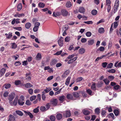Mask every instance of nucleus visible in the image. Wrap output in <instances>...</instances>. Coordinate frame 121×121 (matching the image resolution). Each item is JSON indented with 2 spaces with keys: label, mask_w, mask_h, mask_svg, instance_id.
Listing matches in <instances>:
<instances>
[{
  "label": "nucleus",
  "mask_w": 121,
  "mask_h": 121,
  "mask_svg": "<svg viewBox=\"0 0 121 121\" xmlns=\"http://www.w3.org/2000/svg\"><path fill=\"white\" fill-rule=\"evenodd\" d=\"M39 107H38L37 108L34 109L33 110L34 112L35 113H38L39 111Z\"/></svg>",
  "instance_id": "nucleus-47"
},
{
  "label": "nucleus",
  "mask_w": 121,
  "mask_h": 121,
  "mask_svg": "<svg viewBox=\"0 0 121 121\" xmlns=\"http://www.w3.org/2000/svg\"><path fill=\"white\" fill-rule=\"evenodd\" d=\"M104 22V19H102L100 20L99 21L97 22V25L98 24H99Z\"/></svg>",
  "instance_id": "nucleus-62"
},
{
  "label": "nucleus",
  "mask_w": 121,
  "mask_h": 121,
  "mask_svg": "<svg viewBox=\"0 0 121 121\" xmlns=\"http://www.w3.org/2000/svg\"><path fill=\"white\" fill-rule=\"evenodd\" d=\"M40 90L38 89H35L34 90V93H37L40 92Z\"/></svg>",
  "instance_id": "nucleus-60"
},
{
  "label": "nucleus",
  "mask_w": 121,
  "mask_h": 121,
  "mask_svg": "<svg viewBox=\"0 0 121 121\" xmlns=\"http://www.w3.org/2000/svg\"><path fill=\"white\" fill-rule=\"evenodd\" d=\"M15 120L14 117L11 115H10L9 116V119L8 121H14Z\"/></svg>",
  "instance_id": "nucleus-13"
},
{
  "label": "nucleus",
  "mask_w": 121,
  "mask_h": 121,
  "mask_svg": "<svg viewBox=\"0 0 121 121\" xmlns=\"http://www.w3.org/2000/svg\"><path fill=\"white\" fill-rule=\"evenodd\" d=\"M56 117L57 119L58 120H59L62 118V116L61 114L58 113L57 114Z\"/></svg>",
  "instance_id": "nucleus-16"
},
{
  "label": "nucleus",
  "mask_w": 121,
  "mask_h": 121,
  "mask_svg": "<svg viewBox=\"0 0 121 121\" xmlns=\"http://www.w3.org/2000/svg\"><path fill=\"white\" fill-rule=\"evenodd\" d=\"M9 93L7 91H6L5 92L3 95V96L4 97H7L9 94Z\"/></svg>",
  "instance_id": "nucleus-45"
},
{
  "label": "nucleus",
  "mask_w": 121,
  "mask_h": 121,
  "mask_svg": "<svg viewBox=\"0 0 121 121\" xmlns=\"http://www.w3.org/2000/svg\"><path fill=\"white\" fill-rule=\"evenodd\" d=\"M97 13V11L95 9L93 10L91 12V14L94 15H96Z\"/></svg>",
  "instance_id": "nucleus-30"
},
{
  "label": "nucleus",
  "mask_w": 121,
  "mask_h": 121,
  "mask_svg": "<svg viewBox=\"0 0 121 121\" xmlns=\"http://www.w3.org/2000/svg\"><path fill=\"white\" fill-rule=\"evenodd\" d=\"M21 64V63L19 61H17L16 62L14 63V65L16 66L18 65H20Z\"/></svg>",
  "instance_id": "nucleus-58"
},
{
  "label": "nucleus",
  "mask_w": 121,
  "mask_h": 121,
  "mask_svg": "<svg viewBox=\"0 0 121 121\" xmlns=\"http://www.w3.org/2000/svg\"><path fill=\"white\" fill-rule=\"evenodd\" d=\"M85 49L83 48H81L78 50V52L80 54H83L85 52Z\"/></svg>",
  "instance_id": "nucleus-14"
},
{
  "label": "nucleus",
  "mask_w": 121,
  "mask_h": 121,
  "mask_svg": "<svg viewBox=\"0 0 121 121\" xmlns=\"http://www.w3.org/2000/svg\"><path fill=\"white\" fill-rule=\"evenodd\" d=\"M92 83H93L91 85V88L93 90H95L96 89L95 83L93 82Z\"/></svg>",
  "instance_id": "nucleus-22"
},
{
  "label": "nucleus",
  "mask_w": 121,
  "mask_h": 121,
  "mask_svg": "<svg viewBox=\"0 0 121 121\" xmlns=\"http://www.w3.org/2000/svg\"><path fill=\"white\" fill-rule=\"evenodd\" d=\"M91 35V33L90 32H87L86 33V35L88 37H90Z\"/></svg>",
  "instance_id": "nucleus-59"
},
{
  "label": "nucleus",
  "mask_w": 121,
  "mask_h": 121,
  "mask_svg": "<svg viewBox=\"0 0 121 121\" xmlns=\"http://www.w3.org/2000/svg\"><path fill=\"white\" fill-rule=\"evenodd\" d=\"M39 28L37 26H34V27L33 29V31L34 32H37L39 29Z\"/></svg>",
  "instance_id": "nucleus-55"
},
{
  "label": "nucleus",
  "mask_w": 121,
  "mask_h": 121,
  "mask_svg": "<svg viewBox=\"0 0 121 121\" xmlns=\"http://www.w3.org/2000/svg\"><path fill=\"white\" fill-rule=\"evenodd\" d=\"M40 109L41 111H45L46 110V108L43 106L40 107Z\"/></svg>",
  "instance_id": "nucleus-49"
},
{
  "label": "nucleus",
  "mask_w": 121,
  "mask_h": 121,
  "mask_svg": "<svg viewBox=\"0 0 121 121\" xmlns=\"http://www.w3.org/2000/svg\"><path fill=\"white\" fill-rule=\"evenodd\" d=\"M31 24L30 22H27L25 25V27L27 29H29L31 26Z\"/></svg>",
  "instance_id": "nucleus-21"
},
{
  "label": "nucleus",
  "mask_w": 121,
  "mask_h": 121,
  "mask_svg": "<svg viewBox=\"0 0 121 121\" xmlns=\"http://www.w3.org/2000/svg\"><path fill=\"white\" fill-rule=\"evenodd\" d=\"M51 102L52 105L54 106H56L57 104V101L56 99H52L51 100Z\"/></svg>",
  "instance_id": "nucleus-7"
},
{
  "label": "nucleus",
  "mask_w": 121,
  "mask_h": 121,
  "mask_svg": "<svg viewBox=\"0 0 121 121\" xmlns=\"http://www.w3.org/2000/svg\"><path fill=\"white\" fill-rule=\"evenodd\" d=\"M71 6L72 4L70 2H68L66 3V6L67 8H70L71 7Z\"/></svg>",
  "instance_id": "nucleus-35"
},
{
  "label": "nucleus",
  "mask_w": 121,
  "mask_h": 121,
  "mask_svg": "<svg viewBox=\"0 0 121 121\" xmlns=\"http://www.w3.org/2000/svg\"><path fill=\"white\" fill-rule=\"evenodd\" d=\"M114 77L112 76H109L108 77V78L109 79L110 81H112L114 78Z\"/></svg>",
  "instance_id": "nucleus-57"
},
{
  "label": "nucleus",
  "mask_w": 121,
  "mask_h": 121,
  "mask_svg": "<svg viewBox=\"0 0 121 121\" xmlns=\"http://www.w3.org/2000/svg\"><path fill=\"white\" fill-rule=\"evenodd\" d=\"M51 90L50 88H47L46 89H45L43 91H44L45 93H47Z\"/></svg>",
  "instance_id": "nucleus-51"
},
{
  "label": "nucleus",
  "mask_w": 121,
  "mask_h": 121,
  "mask_svg": "<svg viewBox=\"0 0 121 121\" xmlns=\"http://www.w3.org/2000/svg\"><path fill=\"white\" fill-rule=\"evenodd\" d=\"M61 15L64 16H66L68 15V12L66 10L62 9L61 10Z\"/></svg>",
  "instance_id": "nucleus-6"
},
{
  "label": "nucleus",
  "mask_w": 121,
  "mask_h": 121,
  "mask_svg": "<svg viewBox=\"0 0 121 121\" xmlns=\"http://www.w3.org/2000/svg\"><path fill=\"white\" fill-rule=\"evenodd\" d=\"M113 65V64L112 63H110L107 66V68H111Z\"/></svg>",
  "instance_id": "nucleus-53"
},
{
  "label": "nucleus",
  "mask_w": 121,
  "mask_h": 121,
  "mask_svg": "<svg viewBox=\"0 0 121 121\" xmlns=\"http://www.w3.org/2000/svg\"><path fill=\"white\" fill-rule=\"evenodd\" d=\"M118 61H117L115 63L114 66L116 67H121V62H120L118 63Z\"/></svg>",
  "instance_id": "nucleus-18"
},
{
  "label": "nucleus",
  "mask_w": 121,
  "mask_h": 121,
  "mask_svg": "<svg viewBox=\"0 0 121 121\" xmlns=\"http://www.w3.org/2000/svg\"><path fill=\"white\" fill-rule=\"evenodd\" d=\"M94 43V41L93 39L90 40L88 41V44L89 45H91Z\"/></svg>",
  "instance_id": "nucleus-24"
},
{
  "label": "nucleus",
  "mask_w": 121,
  "mask_h": 121,
  "mask_svg": "<svg viewBox=\"0 0 121 121\" xmlns=\"http://www.w3.org/2000/svg\"><path fill=\"white\" fill-rule=\"evenodd\" d=\"M6 69L4 68H3L0 70V77H1L4 74Z\"/></svg>",
  "instance_id": "nucleus-10"
},
{
  "label": "nucleus",
  "mask_w": 121,
  "mask_h": 121,
  "mask_svg": "<svg viewBox=\"0 0 121 121\" xmlns=\"http://www.w3.org/2000/svg\"><path fill=\"white\" fill-rule=\"evenodd\" d=\"M103 83L102 82H99L97 84V86L98 87H100L102 86Z\"/></svg>",
  "instance_id": "nucleus-41"
},
{
  "label": "nucleus",
  "mask_w": 121,
  "mask_h": 121,
  "mask_svg": "<svg viewBox=\"0 0 121 121\" xmlns=\"http://www.w3.org/2000/svg\"><path fill=\"white\" fill-rule=\"evenodd\" d=\"M43 94L42 95V98L43 100H44L45 99L46 97L44 95L45 92L44 91H43Z\"/></svg>",
  "instance_id": "nucleus-50"
},
{
  "label": "nucleus",
  "mask_w": 121,
  "mask_h": 121,
  "mask_svg": "<svg viewBox=\"0 0 121 121\" xmlns=\"http://www.w3.org/2000/svg\"><path fill=\"white\" fill-rule=\"evenodd\" d=\"M65 98V97L64 96H61L59 97V100L60 101L62 102L64 100Z\"/></svg>",
  "instance_id": "nucleus-27"
},
{
  "label": "nucleus",
  "mask_w": 121,
  "mask_h": 121,
  "mask_svg": "<svg viewBox=\"0 0 121 121\" xmlns=\"http://www.w3.org/2000/svg\"><path fill=\"white\" fill-rule=\"evenodd\" d=\"M70 37L69 36L67 37L65 39V41L68 42L70 40Z\"/></svg>",
  "instance_id": "nucleus-46"
},
{
  "label": "nucleus",
  "mask_w": 121,
  "mask_h": 121,
  "mask_svg": "<svg viewBox=\"0 0 121 121\" xmlns=\"http://www.w3.org/2000/svg\"><path fill=\"white\" fill-rule=\"evenodd\" d=\"M25 15L24 13H22L21 14L17 13L14 15V17H21L22 16H24Z\"/></svg>",
  "instance_id": "nucleus-17"
},
{
  "label": "nucleus",
  "mask_w": 121,
  "mask_h": 121,
  "mask_svg": "<svg viewBox=\"0 0 121 121\" xmlns=\"http://www.w3.org/2000/svg\"><path fill=\"white\" fill-rule=\"evenodd\" d=\"M114 112L116 116H117L119 114V112L118 110L116 109L114 111Z\"/></svg>",
  "instance_id": "nucleus-42"
},
{
  "label": "nucleus",
  "mask_w": 121,
  "mask_h": 121,
  "mask_svg": "<svg viewBox=\"0 0 121 121\" xmlns=\"http://www.w3.org/2000/svg\"><path fill=\"white\" fill-rule=\"evenodd\" d=\"M100 109L99 108H96L95 110V112L96 114H98L100 113Z\"/></svg>",
  "instance_id": "nucleus-43"
},
{
  "label": "nucleus",
  "mask_w": 121,
  "mask_h": 121,
  "mask_svg": "<svg viewBox=\"0 0 121 121\" xmlns=\"http://www.w3.org/2000/svg\"><path fill=\"white\" fill-rule=\"evenodd\" d=\"M66 97L67 99L70 100H73L74 98L73 94L69 93L67 95Z\"/></svg>",
  "instance_id": "nucleus-8"
},
{
  "label": "nucleus",
  "mask_w": 121,
  "mask_h": 121,
  "mask_svg": "<svg viewBox=\"0 0 121 121\" xmlns=\"http://www.w3.org/2000/svg\"><path fill=\"white\" fill-rule=\"evenodd\" d=\"M60 15L61 13L60 12H54L53 13L52 15L53 16L56 17L57 16H60Z\"/></svg>",
  "instance_id": "nucleus-15"
},
{
  "label": "nucleus",
  "mask_w": 121,
  "mask_h": 121,
  "mask_svg": "<svg viewBox=\"0 0 121 121\" xmlns=\"http://www.w3.org/2000/svg\"><path fill=\"white\" fill-rule=\"evenodd\" d=\"M83 114L85 115H88L90 114V112L87 110H82Z\"/></svg>",
  "instance_id": "nucleus-23"
},
{
  "label": "nucleus",
  "mask_w": 121,
  "mask_h": 121,
  "mask_svg": "<svg viewBox=\"0 0 121 121\" xmlns=\"http://www.w3.org/2000/svg\"><path fill=\"white\" fill-rule=\"evenodd\" d=\"M120 86L119 85H116L114 86V88L116 90H117L120 88Z\"/></svg>",
  "instance_id": "nucleus-61"
},
{
  "label": "nucleus",
  "mask_w": 121,
  "mask_h": 121,
  "mask_svg": "<svg viewBox=\"0 0 121 121\" xmlns=\"http://www.w3.org/2000/svg\"><path fill=\"white\" fill-rule=\"evenodd\" d=\"M86 92L89 95H91L92 91L90 89H87L86 90Z\"/></svg>",
  "instance_id": "nucleus-48"
},
{
  "label": "nucleus",
  "mask_w": 121,
  "mask_h": 121,
  "mask_svg": "<svg viewBox=\"0 0 121 121\" xmlns=\"http://www.w3.org/2000/svg\"><path fill=\"white\" fill-rule=\"evenodd\" d=\"M63 114L64 116L66 117H69L71 115V113L69 110H67L64 112Z\"/></svg>",
  "instance_id": "nucleus-5"
},
{
  "label": "nucleus",
  "mask_w": 121,
  "mask_h": 121,
  "mask_svg": "<svg viewBox=\"0 0 121 121\" xmlns=\"http://www.w3.org/2000/svg\"><path fill=\"white\" fill-rule=\"evenodd\" d=\"M29 94L30 95H32L33 93V90L31 89H30L28 90Z\"/></svg>",
  "instance_id": "nucleus-63"
},
{
  "label": "nucleus",
  "mask_w": 121,
  "mask_h": 121,
  "mask_svg": "<svg viewBox=\"0 0 121 121\" xmlns=\"http://www.w3.org/2000/svg\"><path fill=\"white\" fill-rule=\"evenodd\" d=\"M51 104L50 103L47 104L46 105V108L47 110L50 107Z\"/></svg>",
  "instance_id": "nucleus-64"
},
{
  "label": "nucleus",
  "mask_w": 121,
  "mask_h": 121,
  "mask_svg": "<svg viewBox=\"0 0 121 121\" xmlns=\"http://www.w3.org/2000/svg\"><path fill=\"white\" fill-rule=\"evenodd\" d=\"M12 36V33H9L8 35L6 36V37L7 39H9Z\"/></svg>",
  "instance_id": "nucleus-54"
},
{
  "label": "nucleus",
  "mask_w": 121,
  "mask_h": 121,
  "mask_svg": "<svg viewBox=\"0 0 121 121\" xmlns=\"http://www.w3.org/2000/svg\"><path fill=\"white\" fill-rule=\"evenodd\" d=\"M108 64V63L106 62H104L102 63V65L104 68H105L106 67Z\"/></svg>",
  "instance_id": "nucleus-52"
},
{
  "label": "nucleus",
  "mask_w": 121,
  "mask_h": 121,
  "mask_svg": "<svg viewBox=\"0 0 121 121\" xmlns=\"http://www.w3.org/2000/svg\"><path fill=\"white\" fill-rule=\"evenodd\" d=\"M15 96V94L14 93H11L9 95L8 99L9 100V104H12L11 102L12 101V100Z\"/></svg>",
  "instance_id": "nucleus-1"
},
{
  "label": "nucleus",
  "mask_w": 121,
  "mask_h": 121,
  "mask_svg": "<svg viewBox=\"0 0 121 121\" xmlns=\"http://www.w3.org/2000/svg\"><path fill=\"white\" fill-rule=\"evenodd\" d=\"M15 84L18 85L21 83V81L20 80H16L14 82Z\"/></svg>",
  "instance_id": "nucleus-36"
},
{
  "label": "nucleus",
  "mask_w": 121,
  "mask_h": 121,
  "mask_svg": "<svg viewBox=\"0 0 121 121\" xmlns=\"http://www.w3.org/2000/svg\"><path fill=\"white\" fill-rule=\"evenodd\" d=\"M42 58V56L41 54L40 53H37L36 57V59L37 60H40Z\"/></svg>",
  "instance_id": "nucleus-12"
},
{
  "label": "nucleus",
  "mask_w": 121,
  "mask_h": 121,
  "mask_svg": "<svg viewBox=\"0 0 121 121\" xmlns=\"http://www.w3.org/2000/svg\"><path fill=\"white\" fill-rule=\"evenodd\" d=\"M63 38L61 37L58 40V44L60 47L63 46Z\"/></svg>",
  "instance_id": "nucleus-4"
},
{
  "label": "nucleus",
  "mask_w": 121,
  "mask_h": 121,
  "mask_svg": "<svg viewBox=\"0 0 121 121\" xmlns=\"http://www.w3.org/2000/svg\"><path fill=\"white\" fill-rule=\"evenodd\" d=\"M57 62L56 60L55 59H54L52 61L51 63L50 64L51 65H52L56 64Z\"/></svg>",
  "instance_id": "nucleus-33"
},
{
  "label": "nucleus",
  "mask_w": 121,
  "mask_h": 121,
  "mask_svg": "<svg viewBox=\"0 0 121 121\" xmlns=\"http://www.w3.org/2000/svg\"><path fill=\"white\" fill-rule=\"evenodd\" d=\"M36 97V96H33L30 97V100L31 101H32L35 99Z\"/></svg>",
  "instance_id": "nucleus-39"
},
{
  "label": "nucleus",
  "mask_w": 121,
  "mask_h": 121,
  "mask_svg": "<svg viewBox=\"0 0 121 121\" xmlns=\"http://www.w3.org/2000/svg\"><path fill=\"white\" fill-rule=\"evenodd\" d=\"M103 81L105 82V84L107 85L110 82L108 80L107 78H106L103 80Z\"/></svg>",
  "instance_id": "nucleus-34"
},
{
  "label": "nucleus",
  "mask_w": 121,
  "mask_h": 121,
  "mask_svg": "<svg viewBox=\"0 0 121 121\" xmlns=\"http://www.w3.org/2000/svg\"><path fill=\"white\" fill-rule=\"evenodd\" d=\"M16 112L17 114L20 116H22L23 115V113L21 111L19 110L16 111Z\"/></svg>",
  "instance_id": "nucleus-29"
},
{
  "label": "nucleus",
  "mask_w": 121,
  "mask_h": 121,
  "mask_svg": "<svg viewBox=\"0 0 121 121\" xmlns=\"http://www.w3.org/2000/svg\"><path fill=\"white\" fill-rule=\"evenodd\" d=\"M73 95L74 97L78 98L79 96V94L77 92H74L73 93Z\"/></svg>",
  "instance_id": "nucleus-28"
},
{
  "label": "nucleus",
  "mask_w": 121,
  "mask_h": 121,
  "mask_svg": "<svg viewBox=\"0 0 121 121\" xmlns=\"http://www.w3.org/2000/svg\"><path fill=\"white\" fill-rule=\"evenodd\" d=\"M40 8H43L45 6V4L42 2H40L38 4Z\"/></svg>",
  "instance_id": "nucleus-32"
},
{
  "label": "nucleus",
  "mask_w": 121,
  "mask_h": 121,
  "mask_svg": "<svg viewBox=\"0 0 121 121\" xmlns=\"http://www.w3.org/2000/svg\"><path fill=\"white\" fill-rule=\"evenodd\" d=\"M5 88L6 89L9 88L11 86L10 84H7L5 85Z\"/></svg>",
  "instance_id": "nucleus-44"
},
{
  "label": "nucleus",
  "mask_w": 121,
  "mask_h": 121,
  "mask_svg": "<svg viewBox=\"0 0 121 121\" xmlns=\"http://www.w3.org/2000/svg\"><path fill=\"white\" fill-rule=\"evenodd\" d=\"M119 0H116L114 6V13H116L117 11L119 5Z\"/></svg>",
  "instance_id": "nucleus-3"
},
{
  "label": "nucleus",
  "mask_w": 121,
  "mask_h": 121,
  "mask_svg": "<svg viewBox=\"0 0 121 121\" xmlns=\"http://www.w3.org/2000/svg\"><path fill=\"white\" fill-rule=\"evenodd\" d=\"M22 6L21 3H20L18 4L17 6V10L18 11H20L22 8Z\"/></svg>",
  "instance_id": "nucleus-26"
},
{
  "label": "nucleus",
  "mask_w": 121,
  "mask_h": 121,
  "mask_svg": "<svg viewBox=\"0 0 121 121\" xmlns=\"http://www.w3.org/2000/svg\"><path fill=\"white\" fill-rule=\"evenodd\" d=\"M50 119L52 121H54L55 120L56 118L54 116L52 115L50 117Z\"/></svg>",
  "instance_id": "nucleus-38"
},
{
  "label": "nucleus",
  "mask_w": 121,
  "mask_h": 121,
  "mask_svg": "<svg viewBox=\"0 0 121 121\" xmlns=\"http://www.w3.org/2000/svg\"><path fill=\"white\" fill-rule=\"evenodd\" d=\"M12 48L13 49H15L17 47V45L15 43H12Z\"/></svg>",
  "instance_id": "nucleus-37"
},
{
  "label": "nucleus",
  "mask_w": 121,
  "mask_h": 121,
  "mask_svg": "<svg viewBox=\"0 0 121 121\" xmlns=\"http://www.w3.org/2000/svg\"><path fill=\"white\" fill-rule=\"evenodd\" d=\"M34 24L35 26H37L39 28V26H40V23L38 22H36L34 23Z\"/></svg>",
  "instance_id": "nucleus-56"
},
{
  "label": "nucleus",
  "mask_w": 121,
  "mask_h": 121,
  "mask_svg": "<svg viewBox=\"0 0 121 121\" xmlns=\"http://www.w3.org/2000/svg\"><path fill=\"white\" fill-rule=\"evenodd\" d=\"M69 74V73L67 71H65L62 76V78H66Z\"/></svg>",
  "instance_id": "nucleus-25"
},
{
  "label": "nucleus",
  "mask_w": 121,
  "mask_h": 121,
  "mask_svg": "<svg viewBox=\"0 0 121 121\" xmlns=\"http://www.w3.org/2000/svg\"><path fill=\"white\" fill-rule=\"evenodd\" d=\"M71 79V77L69 76L68 78L66 79V80L65 82V84L68 86L69 85V83L70 81V80Z\"/></svg>",
  "instance_id": "nucleus-19"
},
{
  "label": "nucleus",
  "mask_w": 121,
  "mask_h": 121,
  "mask_svg": "<svg viewBox=\"0 0 121 121\" xmlns=\"http://www.w3.org/2000/svg\"><path fill=\"white\" fill-rule=\"evenodd\" d=\"M25 86L27 88H30L33 86L30 83L25 84Z\"/></svg>",
  "instance_id": "nucleus-20"
},
{
  "label": "nucleus",
  "mask_w": 121,
  "mask_h": 121,
  "mask_svg": "<svg viewBox=\"0 0 121 121\" xmlns=\"http://www.w3.org/2000/svg\"><path fill=\"white\" fill-rule=\"evenodd\" d=\"M85 9L83 7H79L78 9L79 12L81 13H84L85 11Z\"/></svg>",
  "instance_id": "nucleus-11"
},
{
  "label": "nucleus",
  "mask_w": 121,
  "mask_h": 121,
  "mask_svg": "<svg viewBox=\"0 0 121 121\" xmlns=\"http://www.w3.org/2000/svg\"><path fill=\"white\" fill-rule=\"evenodd\" d=\"M108 71L110 73H114L116 72V70L114 69H109Z\"/></svg>",
  "instance_id": "nucleus-40"
},
{
  "label": "nucleus",
  "mask_w": 121,
  "mask_h": 121,
  "mask_svg": "<svg viewBox=\"0 0 121 121\" xmlns=\"http://www.w3.org/2000/svg\"><path fill=\"white\" fill-rule=\"evenodd\" d=\"M18 97L17 96L13 102L12 101L11 102L12 104H10L11 105H14L16 106V105L17 104V101L18 100Z\"/></svg>",
  "instance_id": "nucleus-9"
},
{
  "label": "nucleus",
  "mask_w": 121,
  "mask_h": 121,
  "mask_svg": "<svg viewBox=\"0 0 121 121\" xmlns=\"http://www.w3.org/2000/svg\"><path fill=\"white\" fill-rule=\"evenodd\" d=\"M98 32L100 33H103L104 32V29L103 28H100L98 29Z\"/></svg>",
  "instance_id": "nucleus-31"
},
{
  "label": "nucleus",
  "mask_w": 121,
  "mask_h": 121,
  "mask_svg": "<svg viewBox=\"0 0 121 121\" xmlns=\"http://www.w3.org/2000/svg\"><path fill=\"white\" fill-rule=\"evenodd\" d=\"M24 97L23 96H21L18 100V103L20 105H22L24 103Z\"/></svg>",
  "instance_id": "nucleus-2"
}]
</instances>
